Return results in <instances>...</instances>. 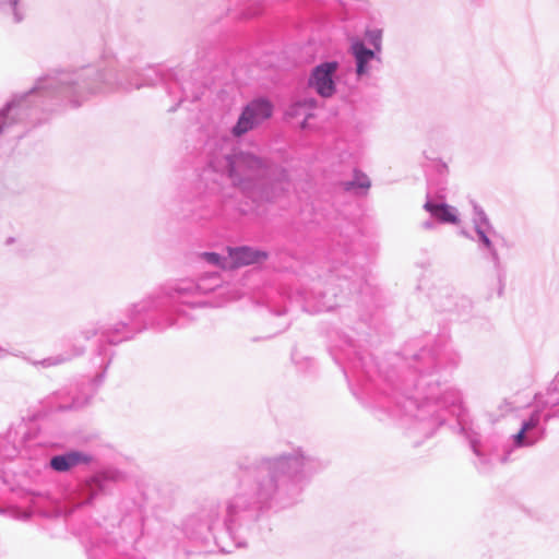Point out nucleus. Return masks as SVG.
Listing matches in <instances>:
<instances>
[{"label":"nucleus","mask_w":559,"mask_h":559,"mask_svg":"<svg viewBox=\"0 0 559 559\" xmlns=\"http://www.w3.org/2000/svg\"><path fill=\"white\" fill-rule=\"evenodd\" d=\"M233 187L243 193L253 194L269 182L271 168L261 157L249 152H237L224 156L217 164Z\"/></svg>","instance_id":"f257e3e1"},{"label":"nucleus","mask_w":559,"mask_h":559,"mask_svg":"<svg viewBox=\"0 0 559 559\" xmlns=\"http://www.w3.org/2000/svg\"><path fill=\"white\" fill-rule=\"evenodd\" d=\"M272 116V105L266 100L251 102L240 115L233 133L240 136L257 128Z\"/></svg>","instance_id":"f03ea898"},{"label":"nucleus","mask_w":559,"mask_h":559,"mask_svg":"<svg viewBox=\"0 0 559 559\" xmlns=\"http://www.w3.org/2000/svg\"><path fill=\"white\" fill-rule=\"evenodd\" d=\"M337 70L336 62H325L314 68L309 85L322 97H330L335 91L333 76Z\"/></svg>","instance_id":"7ed1b4c3"},{"label":"nucleus","mask_w":559,"mask_h":559,"mask_svg":"<svg viewBox=\"0 0 559 559\" xmlns=\"http://www.w3.org/2000/svg\"><path fill=\"white\" fill-rule=\"evenodd\" d=\"M229 257L234 267L262 263L267 259V253L250 247H240L229 250Z\"/></svg>","instance_id":"20e7f679"},{"label":"nucleus","mask_w":559,"mask_h":559,"mask_svg":"<svg viewBox=\"0 0 559 559\" xmlns=\"http://www.w3.org/2000/svg\"><path fill=\"white\" fill-rule=\"evenodd\" d=\"M85 457L79 452H70L63 455L53 456L50 466L57 472H67L84 462Z\"/></svg>","instance_id":"39448f33"},{"label":"nucleus","mask_w":559,"mask_h":559,"mask_svg":"<svg viewBox=\"0 0 559 559\" xmlns=\"http://www.w3.org/2000/svg\"><path fill=\"white\" fill-rule=\"evenodd\" d=\"M424 207L442 223L456 224L459 222L453 207L447 204H433L431 202H427Z\"/></svg>","instance_id":"423d86ee"},{"label":"nucleus","mask_w":559,"mask_h":559,"mask_svg":"<svg viewBox=\"0 0 559 559\" xmlns=\"http://www.w3.org/2000/svg\"><path fill=\"white\" fill-rule=\"evenodd\" d=\"M342 187L345 191L358 190L361 193H367L371 187V181L365 173L355 170L353 179L343 181Z\"/></svg>","instance_id":"0eeeda50"},{"label":"nucleus","mask_w":559,"mask_h":559,"mask_svg":"<svg viewBox=\"0 0 559 559\" xmlns=\"http://www.w3.org/2000/svg\"><path fill=\"white\" fill-rule=\"evenodd\" d=\"M353 53L357 62V73L361 75L366 73L365 66L373 58L374 53L372 50L367 49L362 43H355L352 46Z\"/></svg>","instance_id":"6e6552de"},{"label":"nucleus","mask_w":559,"mask_h":559,"mask_svg":"<svg viewBox=\"0 0 559 559\" xmlns=\"http://www.w3.org/2000/svg\"><path fill=\"white\" fill-rule=\"evenodd\" d=\"M288 115H289L290 117H298V116H302V115H304V116H305V119H304V122H302V124H301L302 127H305V122H306V120H307L309 117H311V115H310V114H307V112H306V105H305V104H301V103L294 105V106L290 108V110H289Z\"/></svg>","instance_id":"1a4fd4ad"},{"label":"nucleus","mask_w":559,"mask_h":559,"mask_svg":"<svg viewBox=\"0 0 559 559\" xmlns=\"http://www.w3.org/2000/svg\"><path fill=\"white\" fill-rule=\"evenodd\" d=\"M366 37L370 44H372L377 49L380 48V43L382 38V31L380 29H371L366 33Z\"/></svg>","instance_id":"9d476101"},{"label":"nucleus","mask_w":559,"mask_h":559,"mask_svg":"<svg viewBox=\"0 0 559 559\" xmlns=\"http://www.w3.org/2000/svg\"><path fill=\"white\" fill-rule=\"evenodd\" d=\"M201 258L211 264L218 265L221 267H225L222 263V258L217 253L204 252L201 254Z\"/></svg>","instance_id":"9b49d317"},{"label":"nucleus","mask_w":559,"mask_h":559,"mask_svg":"<svg viewBox=\"0 0 559 559\" xmlns=\"http://www.w3.org/2000/svg\"><path fill=\"white\" fill-rule=\"evenodd\" d=\"M538 424V417L535 416V417H531L527 421H525L523 425H522V430L527 432L530 430H532L533 428H535Z\"/></svg>","instance_id":"f8f14e48"},{"label":"nucleus","mask_w":559,"mask_h":559,"mask_svg":"<svg viewBox=\"0 0 559 559\" xmlns=\"http://www.w3.org/2000/svg\"><path fill=\"white\" fill-rule=\"evenodd\" d=\"M525 431L522 429L514 436V442L518 447L524 445Z\"/></svg>","instance_id":"ddd939ff"},{"label":"nucleus","mask_w":559,"mask_h":559,"mask_svg":"<svg viewBox=\"0 0 559 559\" xmlns=\"http://www.w3.org/2000/svg\"><path fill=\"white\" fill-rule=\"evenodd\" d=\"M478 234H479L480 239L483 240L484 245L487 248H490L491 247V242H490L489 238L483 231H478Z\"/></svg>","instance_id":"4468645a"}]
</instances>
